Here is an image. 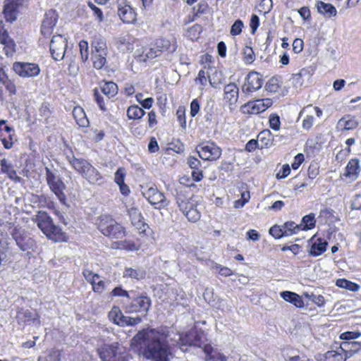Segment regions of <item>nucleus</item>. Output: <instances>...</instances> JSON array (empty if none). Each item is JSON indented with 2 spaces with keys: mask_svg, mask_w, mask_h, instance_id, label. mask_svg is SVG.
<instances>
[{
  "mask_svg": "<svg viewBox=\"0 0 361 361\" xmlns=\"http://www.w3.org/2000/svg\"><path fill=\"white\" fill-rule=\"evenodd\" d=\"M204 335L202 331H190L180 334L173 330L144 329L137 333L131 340V348L139 355L151 361H170L171 355L170 345H178L183 351L187 346L202 348L204 345Z\"/></svg>",
  "mask_w": 361,
  "mask_h": 361,
  "instance_id": "nucleus-1",
  "label": "nucleus"
},
{
  "mask_svg": "<svg viewBox=\"0 0 361 361\" xmlns=\"http://www.w3.org/2000/svg\"><path fill=\"white\" fill-rule=\"evenodd\" d=\"M38 228L46 236L54 242H66L68 239L61 228L56 226L48 214L44 212H39L35 219Z\"/></svg>",
  "mask_w": 361,
  "mask_h": 361,
  "instance_id": "nucleus-2",
  "label": "nucleus"
},
{
  "mask_svg": "<svg viewBox=\"0 0 361 361\" xmlns=\"http://www.w3.org/2000/svg\"><path fill=\"white\" fill-rule=\"evenodd\" d=\"M97 228L104 235L111 239H120L126 235L125 228L109 215H102Z\"/></svg>",
  "mask_w": 361,
  "mask_h": 361,
  "instance_id": "nucleus-3",
  "label": "nucleus"
},
{
  "mask_svg": "<svg viewBox=\"0 0 361 361\" xmlns=\"http://www.w3.org/2000/svg\"><path fill=\"white\" fill-rule=\"evenodd\" d=\"M196 150L201 159L207 161H216L222 154V149L214 142H202L197 145Z\"/></svg>",
  "mask_w": 361,
  "mask_h": 361,
  "instance_id": "nucleus-4",
  "label": "nucleus"
},
{
  "mask_svg": "<svg viewBox=\"0 0 361 361\" xmlns=\"http://www.w3.org/2000/svg\"><path fill=\"white\" fill-rule=\"evenodd\" d=\"M67 49V39L61 35H54L50 42V52L53 59L56 61L62 60L66 54V59H68Z\"/></svg>",
  "mask_w": 361,
  "mask_h": 361,
  "instance_id": "nucleus-5",
  "label": "nucleus"
},
{
  "mask_svg": "<svg viewBox=\"0 0 361 361\" xmlns=\"http://www.w3.org/2000/svg\"><path fill=\"white\" fill-rule=\"evenodd\" d=\"M151 306V300L145 295H139L133 299V300L127 304L125 307L126 313H147Z\"/></svg>",
  "mask_w": 361,
  "mask_h": 361,
  "instance_id": "nucleus-6",
  "label": "nucleus"
},
{
  "mask_svg": "<svg viewBox=\"0 0 361 361\" xmlns=\"http://www.w3.org/2000/svg\"><path fill=\"white\" fill-rule=\"evenodd\" d=\"M13 69L21 78L35 77L40 72L39 66L31 63L15 62Z\"/></svg>",
  "mask_w": 361,
  "mask_h": 361,
  "instance_id": "nucleus-7",
  "label": "nucleus"
},
{
  "mask_svg": "<svg viewBox=\"0 0 361 361\" xmlns=\"http://www.w3.org/2000/svg\"><path fill=\"white\" fill-rule=\"evenodd\" d=\"M272 104L273 102L271 99L265 98L248 102L242 108L244 113L258 114L266 111Z\"/></svg>",
  "mask_w": 361,
  "mask_h": 361,
  "instance_id": "nucleus-8",
  "label": "nucleus"
},
{
  "mask_svg": "<svg viewBox=\"0 0 361 361\" xmlns=\"http://www.w3.org/2000/svg\"><path fill=\"white\" fill-rule=\"evenodd\" d=\"M118 15L124 23H134L137 14L126 0H117Z\"/></svg>",
  "mask_w": 361,
  "mask_h": 361,
  "instance_id": "nucleus-9",
  "label": "nucleus"
},
{
  "mask_svg": "<svg viewBox=\"0 0 361 361\" xmlns=\"http://www.w3.org/2000/svg\"><path fill=\"white\" fill-rule=\"evenodd\" d=\"M263 85L262 75L255 72L251 71L246 77L245 82L242 87L244 93H250L259 90Z\"/></svg>",
  "mask_w": 361,
  "mask_h": 361,
  "instance_id": "nucleus-10",
  "label": "nucleus"
},
{
  "mask_svg": "<svg viewBox=\"0 0 361 361\" xmlns=\"http://www.w3.org/2000/svg\"><path fill=\"white\" fill-rule=\"evenodd\" d=\"M58 19V15L55 11L51 9L47 11L41 26V33L44 37L51 35Z\"/></svg>",
  "mask_w": 361,
  "mask_h": 361,
  "instance_id": "nucleus-11",
  "label": "nucleus"
},
{
  "mask_svg": "<svg viewBox=\"0 0 361 361\" xmlns=\"http://www.w3.org/2000/svg\"><path fill=\"white\" fill-rule=\"evenodd\" d=\"M13 237L22 251L30 252L32 250L35 241L24 231L15 229Z\"/></svg>",
  "mask_w": 361,
  "mask_h": 361,
  "instance_id": "nucleus-12",
  "label": "nucleus"
},
{
  "mask_svg": "<svg viewBox=\"0 0 361 361\" xmlns=\"http://www.w3.org/2000/svg\"><path fill=\"white\" fill-rule=\"evenodd\" d=\"M16 319L20 325L35 324V326H38L40 324L39 314L29 310L20 309L18 311Z\"/></svg>",
  "mask_w": 361,
  "mask_h": 361,
  "instance_id": "nucleus-13",
  "label": "nucleus"
},
{
  "mask_svg": "<svg viewBox=\"0 0 361 361\" xmlns=\"http://www.w3.org/2000/svg\"><path fill=\"white\" fill-rule=\"evenodd\" d=\"M142 194L151 204L155 206V208L166 205L165 196L156 188H149L142 192Z\"/></svg>",
  "mask_w": 361,
  "mask_h": 361,
  "instance_id": "nucleus-14",
  "label": "nucleus"
},
{
  "mask_svg": "<svg viewBox=\"0 0 361 361\" xmlns=\"http://www.w3.org/2000/svg\"><path fill=\"white\" fill-rule=\"evenodd\" d=\"M239 97V88L234 82H230L225 85L224 89V100L229 106H235Z\"/></svg>",
  "mask_w": 361,
  "mask_h": 361,
  "instance_id": "nucleus-15",
  "label": "nucleus"
},
{
  "mask_svg": "<svg viewBox=\"0 0 361 361\" xmlns=\"http://www.w3.org/2000/svg\"><path fill=\"white\" fill-rule=\"evenodd\" d=\"M136 42V39L130 35L120 36L116 39L117 48L124 53L132 51L134 49V44Z\"/></svg>",
  "mask_w": 361,
  "mask_h": 361,
  "instance_id": "nucleus-16",
  "label": "nucleus"
},
{
  "mask_svg": "<svg viewBox=\"0 0 361 361\" xmlns=\"http://www.w3.org/2000/svg\"><path fill=\"white\" fill-rule=\"evenodd\" d=\"M117 345V343L111 345L104 344L98 348V353L102 361H114Z\"/></svg>",
  "mask_w": 361,
  "mask_h": 361,
  "instance_id": "nucleus-17",
  "label": "nucleus"
},
{
  "mask_svg": "<svg viewBox=\"0 0 361 361\" xmlns=\"http://www.w3.org/2000/svg\"><path fill=\"white\" fill-rule=\"evenodd\" d=\"M128 214L130 219L131 224L137 229L141 230L145 227L144 218L136 207L132 206L127 209Z\"/></svg>",
  "mask_w": 361,
  "mask_h": 361,
  "instance_id": "nucleus-18",
  "label": "nucleus"
},
{
  "mask_svg": "<svg viewBox=\"0 0 361 361\" xmlns=\"http://www.w3.org/2000/svg\"><path fill=\"white\" fill-rule=\"evenodd\" d=\"M0 44L6 56H11L15 52L16 44L6 30H0Z\"/></svg>",
  "mask_w": 361,
  "mask_h": 361,
  "instance_id": "nucleus-19",
  "label": "nucleus"
},
{
  "mask_svg": "<svg viewBox=\"0 0 361 361\" xmlns=\"http://www.w3.org/2000/svg\"><path fill=\"white\" fill-rule=\"evenodd\" d=\"M82 176L92 184H100L102 182V177L99 171L88 163Z\"/></svg>",
  "mask_w": 361,
  "mask_h": 361,
  "instance_id": "nucleus-20",
  "label": "nucleus"
},
{
  "mask_svg": "<svg viewBox=\"0 0 361 361\" xmlns=\"http://www.w3.org/2000/svg\"><path fill=\"white\" fill-rule=\"evenodd\" d=\"M360 172L359 160L357 159H352L348 161L343 176L349 178L351 180H355L357 178Z\"/></svg>",
  "mask_w": 361,
  "mask_h": 361,
  "instance_id": "nucleus-21",
  "label": "nucleus"
},
{
  "mask_svg": "<svg viewBox=\"0 0 361 361\" xmlns=\"http://www.w3.org/2000/svg\"><path fill=\"white\" fill-rule=\"evenodd\" d=\"M340 349L345 353L346 357H350L361 350V343L357 341H343L340 345Z\"/></svg>",
  "mask_w": 361,
  "mask_h": 361,
  "instance_id": "nucleus-22",
  "label": "nucleus"
},
{
  "mask_svg": "<svg viewBox=\"0 0 361 361\" xmlns=\"http://www.w3.org/2000/svg\"><path fill=\"white\" fill-rule=\"evenodd\" d=\"M51 190L56 195L58 199L63 203L65 202L66 195L63 192V190L66 188L65 184L61 180L60 178L56 179V180L50 183L49 185Z\"/></svg>",
  "mask_w": 361,
  "mask_h": 361,
  "instance_id": "nucleus-23",
  "label": "nucleus"
},
{
  "mask_svg": "<svg viewBox=\"0 0 361 361\" xmlns=\"http://www.w3.org/2000/svg\"><path fill=\"white\" fill-rule=\"evenodd\" d=\"M156 46L160 52L163 51L173 52L176 49V42L173 37L171 39L166 38L159 39L156 42Z\"/></svg>",
  "mask_w": 361,
  "mask_h": 361,
  "instance_id": "nucleus-24",
  "label": "nucleus"
},
{
  "mask_svg": "<svg viewBox=\"0 0 361 361\" xmlns=\"http://www.w3.org/2000/svg\"><path fill=\"white\" fill-rule=\"evenodd\" d=\"M19 6L9 1L5 0L4 14L7 21L13 22L17 18V8Z\"/></svg>",
  "mask_w": 361,
  "mask_h": 361,
  "instance_id": "nucleus-25",
  "label": "nucleus"
},
{
  "mask_svg": "<svg viewBox=\"0 0 361 361\" xmlns=\"http://www.w3.org/2000/svg\"><path fill=\"white\" fill-rule=\"evenodd\" d=\"M1 171L7 174L8 178L15 181H20V178L17 176L16 171L11 162L7 161L6 159L1 160Z\"/></svg>",
  "mask_w": 361,
  "mask_h": 361,
  "instance_id": "nucleus-26",
  "label": "nucleus"
},
{
  "mask_svg": "<svg viewBox=\"0 0 361 361\" xmlns=\"http://www.w3.org/2000/svg\"><path fill=\"white\" fill-rule=\"evenodd\" d=\"M176 204L179 209L185 214L187 210L192 208L195 204L190 202V200L181 191L177 192L176 196Z\"/></svg>",
  "mask_w": 361,
  "mask_h": 361,
  "instance_id": "nucleus-27",
  "label": "nucleus"
},
{
  "mask_svg": "<svg viewBox=\"0 0 361 361\" xmlns=\"http://www.w3.org/2000/svg\"><path fill=\"white\" fill-rule=\"evenodd\" d=\"M257 140L260 148H268L273 144L274 135L269 130H264L259 133Z\"/></svg>",
  "mask_w": 361,
  "mask_h": 361,
  "instance_id": "nucleus-28",
  "label": "nucleus"
},
{
  "mask_svg": "<svg viewBox=\"0 0 361 361\" xmlns=\"http://www.w3.org/2000/svg\"><path fill=\"white\" fill-rule=\"evenodd\" d=\"M328 243L326 240L322 238L316 239L310 248V254L312 256L317 257L322 255L326 250Z\"/></svg>",
  "mask_w": 361,
  "mask_h": 361,
  "instance_id": "nucleus-29",
  "label": "nucleus"
},
{
  "mask_svg": "<svg viewBox=\"0 0 361 361\" xmlns=\"http://www.w3.org/2000/svg\"><path fill=\"white\" fill-rule=\"evenodd\" d=\"M281 298L297 307H301L304 305L303 300L301 297L295 293L290 291H283L281 293Z\"/></svg>",
  "mask_w": 361,
  "mask_h": 361,
  "instance_id": "nucleus-30",
  "label": "nucleus"
},
{
  "mask_svg": "<svg viewBox=\"0 0 361 361\" xmlns=\"http://www.w3.org/2000/svg\"><path fill=\"white\" fill-rule=\"evenodd\" d=\"M317 11L328 18L336 16L337 11L336 8L331 4L319 1L317 4Z\"/></svg>",
  "mask_w": 361,
  "mask_h": 361,
  "instance_id": "nucleus-31",
  "label": "nucleus"
},
{
  "mask_svg": "<svg viewBox=\"0 0 361 361\" xmlns=\"http://www.w3.org/2000/svg\"><path fill=\"white\" fill-rule=\"evenodd\" d=\"M92 53L108 54L106 41L102 37H94L92 42Z\"/></svg>",
  "mask_w": 361,
  "mask_h": 361,
  "instance_id": "nucleus-32",
  "label": "nucleus"
},
{
  "mask_svg": "<svg viewBox=\"0 0 361 361\" xmlns=\"http://www.w3.org/2000/svg\"><path fill=\"white\" fill-rule=\"evenodd\" d=\"M73 116L78 125L80 127H87L89 125V121L82 107L75 106L73 110Z\"/></svg>",
  "mask_w": 361,
  "mask_h": 361,
  "instance_id": "nucleus-33",
  "label": "nucleus"
},
{
  "mask_svg": "<svg viewBox=\"0 0 361 361\" xmlns=\"http://www.w3.org/2000/svg\"><path fill=\"white\" fill-rule=\"evenodd\" d=\"M101 90L109 98L114 97L118 93L117 85L111 81L104 82V83L101 85Z\"/></svg>",
  "mask_w": 361,
  "mask_h": 361,
  "instance_id": "nucleus-34",
  "label": "nucleus"
},
{
  "mask_svg": "<svg viewBox=\"0 0 361 361\" xmlns=\"http://www.w3.org/2000/svg\"><path fill=\"white\" fill-rule=\"evenodd\" d=\"M338 125L343 126L344 130H349L356 128L358 126V122L354 117L346 116L338 121Z\"/></svg>",
  "mask_w": 361,
  "mask_h": 361,
  "instance_id": "nucleus-35",
  "label": "nucleus"
},
{
  "mask_svg": "<svg viewBox=\"0 0 361 361\" xmlns=\"http://www.w3.org/2000/svg\"><path fill=\"white\" fill-rule=\"evenodd\" d=\"M284 236H290L301 231V226L294 221H287L282 225Z\"/></svg>",
  "mask_w": 361,
  "mask_h": 361,
  "instance_id": "nucleus-36",
  "label": "nucleus"
},
{
  "mask_svg": "<svg viewBox=\"0 0 361 361\" xmlns=\"http://www.w3.org/2000/svg\"><path fill=\"white\" fill-rule=\"evenodd\" d=\"M346 358L345 355L336 350H329L322 355L320 361H345Z\"/></svg>",
  "mask_w": 361,
  "mask_h": 361,
  "instance_id": "nucleus-37",
  "label": "nucleus"
},
{
  "mask_svg": "<svg viewBox=\"0 0 361 361\" xmlns=\"http://www.w3.org/2000/svg\"><path fill=\"white\" fill-rule=\"evenodd\" d=\"M145 114V111L137 105H132L127 109V116L129 119H140Z\"/></svg>",
  "mask_w": 361,
  "mask_h": 361,
  "instance_id": "nucleus-38",
  "label": "nucleus"
},
{
  "mask_svg": "<svg viewBox=\"0 0 361 361\" xmlns=\"http://www.w3.org/2000/svg\"><path fill=\"white\" fill-rule=\"evenodd\" d=\"M70 164L74 168L75 171L80 173L81 175L86 169L88 161L83 159H77L74 157L68 159Z\"/></svg>",
  "mask_w": 361,
  "mask_h": 361,
  "instance_id": "nucleus-39",
  "label": "nucleus"
},
{
  "mask_svg": "<svg viewBox=\"0 0 361 361\" xmlns=\"http://www.w3.org/2000/svg\"><path fill=\"white\" fill-rule=\"evenodd\" d=\"M107 54L92 53L91 59L93 66L97 69H101L106 62Z\"/></svg>",
  "mask_w": 361,
  "mask_h": 361,
  "instance_id": "nucleus-40",
  "label": "nucleus"
},
{
  "mask_svg": "<svg viewBox=\"0 0 361 361\" xmlns=\"http://www.w3.org/2000/svg\"><path fill=\"white\" fill-rule=\"evenodd\" d=\"M336 285L338 287L345 288L346 290L356 292L359 290L360 286L355 283H353L352 281H350L345 279H339L336 281Z\"/></svg>",
  "mask_w": 361,
  "mask_h": 361,
  "instance_id": "nucleus-41",
  "label": "nucleus"
},
{
  "mask_svg": "<svg viewBox=\"0 0 361 361\" xmlns=\"http://www.w3.org/2000/svg\"><path fill=\"white\" fill-rule=\"evenodd\" d=\"M145 272L140 269L126 268L124 271L123 276L135 279H141L145 277Z\"/></svg>",
  "mask_w": 361,
  "mask_h": 361,
  "instance_id": "nucleus-42",
  "label": "nucleus"
},
{
  "mask_svg": "<svg viewBox=\"0 0 361 361\" xmlns=\"http://www.w3.org/2000/svg\"><path fill=\"white\" fill-rule=\"evenodd\" d=\"M315 222L314 214H310L302 217L299 226H301V231L309 230L314 227Z\"/></svg>",
  "mask_w": 361,
  "mask_h": 361,
  "instance_id": "nucleus-43",
  "label": "nucleus"
},
{
  "mask_svg": "<svg viewBox=\"0 0 361 361\" xmlns=\"http://www.w3.org/2000/svg\"><path fill=\"white\" fill-rule=\"evenodd\" d=\"M209 82L214 88H219L220 85L224 82V78L221 73L215 70L212 75L209 76Z\"/></svg>",
  "mask_w": 361,
  "mask_h": 361,
  "instance_id": "nucleus-44",
  "label": "nucleus"
},
{
  "mask_svg": "<svg viewBox=\"0 0 361 361\" xmlns=\"http://www.w3.org/2000/svg\"><path fill=\"white\" fill-rule=\"evenodd\" d=\"M123 314L118 307H113L109 312V318L110 321L119 326V322L122 320Z\"/></svg>",
  "mask_w": 361,
  "mask_h": 361,
  "instance_id": "nucleus-45",
  "label": "nucleus"
},
{
  "mask_svg": "<svg viewBox=\"0 0 361 361\" xmlns=\"http://www.w3.org/2000/svg\"><path fill=\"white\" fill-rule=\"evenodd\" d=\"M142 322V318L139 316L136 317H131L127 316H123L122 320L119 322L120 326H133L140 324Z\"/></svg>",
  "mask_w": 361,
  "mask_h": 361,
  "instance_id": "nucleus-46",
  "label": "nucleus"
},
{
  "mask_svg": "<svg viewBox=\"0 0 361 361\" xmlns=\"http://www.w3.org/2000/svg\"><path fill=\"white\" fill-rule=\"evenodd\" d=\"M309 76V72L306 69H302L300 71L296 74L293 75L291 80L293 84L296 87H300L303 84V81L302 80V77Z\"/></svg>",
  "mask_w": 361,
  "mask_h": 361,
  "instance_id": "nucleus-47",
  "label": "nucleus"
},
{
  "mask_svg": "<svg viewBox=\"0 0 361 361\" xmlns=\"http://www.w3.org/2000/svg\"><path fill=\"white\" fill-rule=\"evenodd\" d=\"M188 221L192 222H196L200 219V212L196 208V206L194 205L191 209L187 210V212L183 214Z\"/></svg>",
  "mask_w": 361,
  "mask_h": 361,
  "instance_id": "nucleus-48",
  "label": "nucleus"
},
{
  "mask_svg": "<svg viewBox=\"0 0 361 361\" xmlns=\"http://www.w3.org/2000/svg\"><path fill=\"white\" fill-rule=\"evenodd\" d=\"M117 247L119 249H123L128 251H135L139 250L140 246L132 240H126L118 243V245Z\"/></svg>",
  "mask_w": 361,
  "mask_h": 361,
  "instance_id": "nucleus-49",
  "label": "nucleus"
},
{
  "mask_svg": "<svg viewBox=\"0 0 361 361\" xmlns=\"http://www.w3.org/2000/svg\"><path fill=\"white\" fill-rule=\"evenodd\" d=\"M204 351L215 361H226L227 360L224 355L217 353L216 350H213L211 346H205Z\"/></svg>",
  "mask_w": 361,
  "mask_h": 361,
  "instance_id": "nucleus-50",
  "label": "nucleus"
},
{
  "mask_svg": "<svg viewBox=\"0 0 361 361\" xmlns=\"http://www.w3.org/2000/svg\"><path fill=\"white\" fill-rule=\"evenodd\" d=\"M243 61L245 63L250 64L255 59V55L253 51V49L250 47H245L243 50Z\"/></svg>",
  "mask_w": 361,
  "mask_h": 361,
  "instance_id": "nucleus-51",
  "label": "nucleus"
},
{
  "mask_svg": "<svg viewBox=\"0 0 361 361\" xmlns=\"http://www.w3.org/2000/svg\"><path fill=\"white\" fill-rule=\"evenodd\" d=\"M60 352L56 350H51L44 357H39L38 361H60Z\"/></svg>",
  "mask_w": 361,
  "mask_h": 361,
  "instance_id": "nucleus-52",
  "label": "nucleus"
},
{
  "mask_svg": "<svg viewBox=\"0 0 361 361\" xmlns=\"http://www.w3.org/2000/svg\"><path fill=\"white\" fill-rule=\"evenodd\" d=\"M88 43L87 41L82 40L79 43V49L80 56L82 61H86L88 59L89 51H88Z\"/></svg>",
  "mask_w": 361,
  "mask_h": 361,
  "instance_id": "nucleus-53",
  "label": "nucleus"
},
{
  "mask_svg": "<svg viewBox=\"0 0 361 361\" xmlns=\"http://www.w3.org/2000/svg\"><path fill=\"white\" fill-rule=\"evenodd\" d=\"M361 336V333L359 331H345L340 335V338L345 341H353L355 338H357Z\"/></svg>",
  "mask_w": 361,
  "mask_h": 361,
  "instance_id": "nucleus-54",
  "label": "nucleus"
},
{
  "mask_svg": "<svg viewBox=\"0 0 361 361\" xmlns=\"http://www.w3.org/2000/svg\"><path fill=\"white\" fill-rule=\"evenodd\" d=\"M269 233L270 235H271L274 238L276 239H279L284 236L282 226H273L272 227L270 228Z\"/></svg>",
  "mask_w": 361,
  "mask_h": 361,
  "instance_id": "nucleus-55",
  "label": "nucleus"
},
{
  "mask_svg": "<svg viewBox=\"0 0 361 361\" xmlns=\"http://www.w3.org/2000/svg\"><path fill=\"white\" fill-rule=\"evenodd\" d=\"M269 122L270 128L273 130H279L280 129L281 121L277 114H271Z\"/></svg>",
  "mask_w": 361,
  "mask_h": 361,
  "instance_id": "nucleus-56",
  "label": "nucleus"
},
{
  "mask_svg": "<svg viewBox=\"0 0 361 361\" xmlns=\"http://www.w3.org/2000/svg\"><path fill=\"white\" fill-rule=\"evenodd\" d=\"M82 274L85 279L92 285L95 283V281L99 279V276L97 274H94L91 270L87 269L83 271Z\"/></svg>",
  "mask_w": 361,
  "mask_h": 361,
  "instance_id": "nucleus-57",
  "label": "nucleus"
},
{
  "mask_svg": "<svg viewBox=\"0 0 361 361\" xmlns=\"http://www.w3.org/2000/svg\"><path fill=\"white\" fill-rule=\"evenodd\" d=\"M243 27V23L241 20H235L231 26L230 31L231 34L234 36L240 35L242 32Z\"/></svg>",
  "mask_w": 361,
  "mask_h": 361,
  "instance_id": "nucleus-58",
  "label": "nucleus"
},
{
  "mask_svg": "<svg viewBox=\"0 0 361 361\" xmlns=\"http://www.w3.org/2000/svg\"><path fill=\"white\" fill-rule=\"evenodd\" d=\"M125 176V169L123 168H119L114 174V181L117 185L122 184L124 183Z\"/></svg>",
  "mask_w": 361,
  "mask_h": 361,
  "instance_id": "nucleus-59",
  "label": "nucleus"
},
{
  "mask_svg": "<svg viewBox=\"0 0 361 361\" xmlns=\"http://www.w3.org/2000/svg\"><path fill=\"white\" fill-rule=\"evenodd\" d=\"M87 5L94 12V15L97 17L98 21L102 22L104 19L103 13L102 10L90 1L87 3Z\"/></svg>",
  "mask_w": 361,
  "mask_h": 361,
  "instance_id": "nucleus-60",
  "label": "nucleus"
},
{
  "mask_svg": "<svg viewBox=\"0 0 361 361\" xmlns=\"http://www.w3.org/2000/svg\"><path fill=\"white\" fill-rule=\"evenodd\" d=\"M351 209L358 210L361 209V194H356L351 201Z\"/></svg>",
  "mask_w": 361,
  "mask_h": 361,
  "instance_id": "nucleus-61",
  "label": "nucleus"
},
{
  "mask_svg": "<svg viewBox=\"0 0 361 361\" xmlns=\"http://www.w3.org/2000/svg\"><path fill=\"white\" fill-rule=\"evenodd\" d=\"M209 75L207 74V73H206L204 70H200L195 80L196 82L199 81L202 85L205 86L207 82V79L209 80Z\"/></svg>",
  "mask_w": 361,
  "mask_h": 361,
  "instance_id": "nucleus-62",
  "label": "nucleus"
},
{
  "mask_svg": "<svg viewBox=\"0 0 361 361\" xmlns=\"http://www.w3.org/2000/svg\"><path fill=\"white\" fill-rule=\"evenodd\" d=\"M106 282L100 279L95 281V283H93L92 289L94 292L101 293L105 288Z\"/></svg>",
  "mask_w": 361,
  "mask_h": 361,
  "instance_id": "nucleus-63",
  "label": "nucleus"
},
{
  "mask_svg": "<svg viewBox=\"0 0 361 361\" xmlns=\"http://www.w3.org/2000/svg\"><path fill=\"white\" fill-rule=\"evenodd\" d=\"M283 356L286 361H309L308 360H300L299 355L289 353L288 350H284Z\"/></svg>",
  "mask_w": 361,
  "mask_h": 361,
  "instance_id": "nucleus-64",
  "label": "nucleus"
}]
</instances>
